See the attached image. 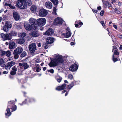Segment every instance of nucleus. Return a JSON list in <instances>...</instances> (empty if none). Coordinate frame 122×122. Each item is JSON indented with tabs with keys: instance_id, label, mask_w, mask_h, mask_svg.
Here are the masks:
<instances>
[{
	"instance_id": "obj_7",
	"label": "nucleus",
	"mask_w": 122,
	"mask_h": 122,
	"mask_svg": "<svg viewBox=\"0 0 122 122\" xmlns=\"http://www.w3.org/2000/svg\"><path fill=\"white\" fill-rule=\"evenodd\" d=\"M46 22V20L45 18H40L37 20L36 25L37 26H43L45 24Z\"/></svg>"
},
{
	"instance_id": "obj_8",
	"label": "nucleus",
	"mask_w": 122,
	"mask_h": 122,
	"mask_svg": "<svg viewBox=\"0 0 122 122\" xmlns=\"http://www.w3.org/2000/svg\"><path fill=\"white\" fill-rule=\"evenodd\" d=\"M0 37L3 41L7 40H10L11 39V37H10L9 34L7 33L5 34L3 33H2L0 35Z\"/></svg>"
},
{
	"instance_id": "obj_25",
	"label": "nucleus",
	"mask_w": 122,
	"mask_h": 122,
	"mask_svg": "<svg viewBox=\"0 0 122 122\" xmlns=\"http://www.w3.org/2000/svg\"><path fill=\"white\" fill-rule=\"evenodd\" d=\"M10 37L12 38V36H16L17 35V33L16 31H12L9 34Z\"/></svg>"
},
{
	"instance_id": "obj_29",
	"label": "nucleus",
	"mask_w": 122,
	"mask_h": 122,
	"mask_svg": "<svg viewBox=\"0 0 122 122\" xmlns=\"http://www.w3.org/2000/svg\"><path fill=\"white\" fill-rule=\"evenodd\" d=\"M48 65L51 67L56 66L57 65L53 60L51 61Z\"/></svg>"
},
{
	"instance_id": "obj_54",
	"label": "nucleus",
	"mask_w": 122,
	"mask_h": 122,
	"mask_svg": "<svg viewBox=\"0 0 122 122\" xmlns=\"http://www.w3.org/2000/svg\"><path fill=\"white\" fill-rule=\"evenodd\" d=\"M9 7L11 8V9H15L16 8L15 6H13V5H11V4H10Z\"/></svg>"
},
{
	"instance_id": "obj_26",
	"label": "nucleus",
	"mask_w": 122,
	"mask_h": 122,
	"mask_svg": "<svg viewBox=\"0 0 122 122\" xmlns=\"http://www.w3.org/2000/svg\"><path fill=\"white\" fill-rule=\"evenodd\" d=\"M18 37L21 38H23L26 36V33L24 32L19 33L18 34Z\"/></svg>"
},
{
	"instance_id": "obj_13",
	"label": "nucleus",
	"mask_w": 122,
	"mask_h": 122,
	"mask_svg": "<svg viewBox=\"0 0 122 122\" xmlns=\"http://www.w3.org/2000/svg\"><path fill=\"white\" fill-rule=\"evenodd\" d=\"M54 33V30L52 28H50L48 29L46 32L43 34L44 35L52 36Z\"/></svg>"
},
{
	"instance_id": "obj_19",
	"label": "nucleus",
	"mask_w": 122,
	"mask_h": 122,
	"mask_svg": "<svg viewBox=\"0 0 122 122\" xmlns=\"http://www.w3.org/2000/svg\"><path fill=\"white\" fill-rule=\"evenodd\" d=\"M83 25V23L80 20L76 21L75 23V27L77 28H79Z\"/></svg>"
},
{
	"instance_id": "obj_5",
	"label": "nucleus",
	"mask_w": 122,
	"mask_h": 122,
	"mask_svg": "<svg viewBox=\"0 0 122 122\" xmlns=\"http://www.w3.org/2000/svg\"><path fill=\"white\" fill-rule=\"evenodd\" d=\"M53 60L55 62L57 65L60 63H63L64 60L62 58V56L57 54L56 55V58Z\"/></svg>"
},
{
	"instance_id": "obj_11",
	"label": "nucleus",
	"mask_w": 122,
	"mask_h": 122,
	"mask_svg": "<svg viewBox=\"0 0 122 122\" xmlns=\"http://www.w3.org/2000/svg\"><path fill=\"white\" fill-rule=\"evenodd\" d=\"M12 27V25L10 24L9 22H7L5 23L4 26L3 27V30L6 32L8 31L9 28H11Z\"/></svg>"
},
{
	"instance_id": "obj_28",
	"label": "nucleus",
	"mask_w": 122,
	"mask_h": 122,
	"mask_svg": "<svg viewBox=\"0 0 122 122\" xmlns=\"http://www.w3.org/2000/svg\"><path fill=\"white\" fill-rule=\"evenodd\" d=\"M25 5H26V7L27 5L28 6H30L32 5V3L31 0H25Z\"/></svg>"
},
{
	"instance_id": "obj_23",
	"label": "nucleus",
	"mask_w": 122,
	"mask_h": 122,
	"mask_svg": "<svg viewBox=\"0 0 122 122\" xmlns=\"http://www.w3.org/2000/svg\"><path fill=\"white\" fill-rule=\"evenodd\" d=\"M37 20L32 18H30L29 20L30 23L31 24V25H36V22Z\"/></svg>"
},
{
	"instance_id": "obj_14",
	"label": "nucleus",
	"mask_w": 122,
	"mask_h": 122,
	"mask_svg": "<svg viewBox=\"0 0 122 122\" xmlns=\"http://www.w3.org/2000/svg\"><path fill=\"white\" fill-rule=\"evenodd\" d=\"M55 22L56 25H61L63 23V20L60 17H58L55 18Z\"/></svg>"
},
{
	"instance_id": "obj_12",
	"label": "nucleus",
	"mask_w": 122,
	"mask_h": 122,
	"mask_svg": "<svg viewBox=\"0 0 122 122\" xmlns=\"http://www.w3.org/2000/svg\"><path fill=\"white\" fill-rule=\"evenodd\" d=\"M29 49L30 52L32 53H34L35 50H36V44L33 43L29 45Z\"/></svg>"
},
{
	"instance_id": "obj_49",
	"label": "nucleus",
	"mask_w": 122,
	"mask_h": 122,
	"mask_svg": "<svg viewBox=\"0 0 122 122\" xmlns=\"http://www.w3.org/2000/svg\"><path fill=\"white\" fill-rule=\"evenodd\" d=\"M4 62L3 59L2 58H0V64L4 63Z\"/></svg>"
},
{
	"instance_id": "obj_57",
	"label": "nucleus",
	"mask_w": 122,
	"mask_h": 122,
	"mask_svg": "<svg viewBox=\"0 0 122 122\" xmlns=\"http://www.w3.org/2000/svg\"><path fill=\"white\" fill-rule=\"evenodd\" d=\"M97 9L98 10H101L102 8L101 6H99L97 7Z\"/></svg>"
},
{
	"instance_id": "obj_59",
	"label": "nucleus",
	"mask_w": 122,
	"mask_h": 122,
	"mask_svg": "<svg viewBox=\"0 0 122 122\" xmlns=\"http://www.w3.org/2000/svg\"><path fill=\"white\" fill-rule=\"evenodd\" d=\"M40 26V29L41 30H43L44 28L42 27V26Z\"/></svg>"
},
{
	"instance_id": "obj_15",
	"label": "nucleus",
	"mask_w": 122,
	"mask_h": 122,
	"mask_svg": "<svg viewBox=\"0 0 122 122\" xmlns=\"http://www.w3.org/2000/svg\"><path fill=\"white\" fill-rule=\"evenodd\" d=\"M78 68L77 64L76 63L72 65L69 67V70L72 71H76Z\"/></svg>"
},
{
	"instance_id": "obj_36",
	"label": "nucleus",
	"mask_w": 122,
	"mask_h": 122,
	"mask_svg": "<svg viewBox=\"0 0 122 122\" xmlns=\"http://www.w3.org/2000/svg\"><path fill=\"white\" fill-rule=\"evenodd\" d=\"M55 5H57L58 3V0H50Z\"/></svg>"
},
{
	"instance_id": "obj_40",
	"label": "nucleus",
	"mask_w": 122,
	"mask_h": 122,
	"mask_svg": "<svg viewBox=\"0 0 122 122\" xmlns=\"http://www.w3.org/2000/svg\"><path fill=\"white\" fill-rule=\"evenodd\" d=\"M48 44L47 43V42L46 43H44L43 44L44 48L45 49H47L49 47V46L48 45Z\"/></svg>"
},
{
	"instance_id": "obj_32",
	"label": "nucleus",
	"mask_w": 122,
	"mask_h": 122,
	"mask_svg": "<svg viewBox=\"0 0 122 122\" xmlns=\"http://www.w3.org/2000/svg\"><path fill=\"white\" fill-rule=\"evenodd\" d=\"M18 43L20 45L23 44L25 42V40L24 39H18Z\"/></svg>"
},
{
	"instance_id": "obj_35",
	"label": "nucleus",
	"mask_w": 122,
	"mask_h": 122,
	"mask_svg": "<svg viewBox=\"0 0 122 122\" xmlns=\"http://www.w3.org/2000/svg\"><path fill=\"white\" fill-rule=\"evenodd\" d=\"M20 56V57H23L26 56L27 54L26 52L25 51H23Z\"/></svg>"
},
{
	"instance_id": "obj_58",
	"label": "nucleus",
	"mask_w": 122,
	"mask_h": 122,
	"mask_svg": "<svg viewBox=\"0 0 122 122\" xmlns=\"http://www.w3.org/2000/svg\"><path fill=\"white\" fill-rule=\"evenodd\" d=\"M37 45L39 47H40L41 46V44L40 43H37Z\"/></svg>"
},
{
	"instance_id": "obj_10",
	"label": "nucleus",
	"mask_w": 122,
	"mask_h": 122,
	"mask_svg": "<svg viewBox=\"0 0 122 122\" xmlns=\"http://www.w3.org/2000/svg\"><path fill=\"white\" fill-rule=\"evenodd\" d=\"M68 82L66 80L64 81V83L61 86H57L56 88V90L60 91L64 89L66 87V83H68Z\"/></svg>"
},
{
	"instance_id": "obj_17",
	"label": "nucleus",
	"mask_w": 122,
	"mask_h": 122,
	"mask_svg": "<svg viewBox=\"0 0 122 122\" xmlns=\"http://www.w3.org/2000/svg\"><path fill=\"white\" fill-rule=\"evenodd\" d=\"M102 1L104 7L106 8L107 6L109 7L108 8H109V7L111 8L112 7V6L111 4L108 0L105 1L102 0Z\"/></svg>"
},
{
	"instance_id": "obj_27",
	"label": "nucleus",
	"mask_w": 122,
	"mask_h": 122,
	"mask_svg": "<svg viewBox=\"0 0 122 122\" xmlns=\"http://www.w3.org/2000/svg\"><path fill=\"white\" fill-rule=\"evenodd\" d=\"M34 30V31H33L31 33H30V35L32 36L33 37H36L38 36L37 32V30Z\"/></svg>"
},
{
	"instance_id": "obj_62",
	"label": "nucleus",
	"mask_w": 122,
	"mask_h": 122,
	"mask_svg": "<svg viewBox=\"0 0 122 122\" xmlns=\"http://www.w3.org/2000/svg\"><path fill=\"white\" fill-rule=\"evenodd\" d=\"M5 65V64H4V63L0 64V66L2 67H3V68L4 69V66Z\"/></svg>"
},
{
	"instance_id": "obj_24",
	"label": "nucleus",
	"mask_w": 122,
	"mask_h": 122,
	"mask_svg": "<svg viewBox=\"0 0 122 122\" xmlns=\"http://www.w3.org/2000/svg\"><path fill=\"white\" fill-rule=\"evenodd\" d=\"M45 5L47 8L50 9L52 7V4L50 2H46Z\"/></svg>"
},
{
	"instance_id": "obj_48",
	"label": "nucleus",
	"mask_w": 122,
	"mask_h": 122,
	"mask_svg": "<svg viewBox=\"0 0 122 122\" xmlns=\"http://www.w3.org/2000/svg\"><path fill=\"white\" fill-rule=\"evenodd\" d=\"M68 87H67V90L68 91V92H69L70 90L72 88V86H71L70 85H68Z\"/></svg>"
},
{
	"instance_id": "obj_55",
	"label": "nucleus",
	"mask_w": 122,
	"mask_h": 122,
	"mask_svg": "<svg viewBox=\"0 0 122 122\" xmlns=\"http://www.w3.org/2000/svg\"><path fill=\"white\" fill-rule=\"evenodd\" d=\"M92 11L94 13H97L98 12V11L97 10L93 9L92 10Z\"/></svg>"
},
{
	"instance_id": "obj_64",
	"label": "nucleus",
	"mask_w": 122,
	"mask_h": 122,
	"mask_svg": "<svg viewBox=\"0 0 122 122\" xmlns=\"http://www.w3.org/2000/svg\"><path fill=\"white\" fill-rule=\"evenodd\" d=\"M19 65L21 67L23 66V63H19Z\"/></svg>"
},
{
	"instance_id": "obj_21",
	"label": "nucleus",
	"mask_w": 122,
	"mask_h": 122,
	"mask_svg": "<svg viewBox=\"0 0 122 122\" xmlns=\"http://www.w3.org/2000/svg\"><path fill=\"white\" fill-rule=\"evenodd\" d=\"M113 48L112 49V52H114L113 55H119V53L118 52V50L116 47H114V46H113Z\"/></svg>"
},
{
	"instance_id": "obj_63",
	"label": "nucleus",
	"mask_w": 122,
	"mask_h": 122,
	"mask_svg": "<svg viewBox=\"0 0 122 122\" xmlns=\"http://www.w3.org/2000/svg\"><path fill=\"white\" fill-rule=\"evenodd\" d=\"M118 37L119 38L122 39V35H118Z\"/></svg>"
},
{
	"instance_id": "obj_45",
	"label": "nucleus",
	"mask_w": 122,
	"mask_h": 122,
	"mask_svg": "<svg viewBox=\"0 0 122 122\" xmlns=\"http://www.w3.org/2000/svg\"><path fill=\"white\" fill-rule=\"evenodd\" d=\"M3 17V20H5L8 19V17L6 15H4L2 16Z\"/></svg>"
},
{
	"instance_id": "obj_51",
	"label": "nucleus",
	"mask_w": 122,
	"mask_h": 122,
	"mask_svg": "<svg viewBox=\"0 0 122 122\" xmlns=\"http://www.w3.org/2000/svg\"><path fill=\"white\" fill-rule=\"evenodd\" d=\"M104 11L103 10H102L101 11L100 13V15L101 16H103L104 14Z\"/></svg>"
},
{
	"instance_id": "obj_34",
	"label": "nucleus",
	"mask_w": 122,
	"mask_h": 122,
	"mask_svg": "<svg viewBox=\"0 0 122 122\" xmlns=\"http://www.w3.org/2000/svg\"><path fill=\"white\" fill-rule=\"evenodd\" d=\"M15 45V43L14 42L10 43L9 45V48L10 49L13 48L14 46Z\"/></svg>"
},
{
	"instance_id": "obj_39",
	"label": "nucleus",
	"mask_w": 122,
	"mask_h": 122,
	"mask_svg": "<svg viewBox=\"0 0 122 122\" xmlns=\"http://www.w3.org/2000/svg\"><path fill=\"white\" fill-rule=\"evenodd\" d=\"M5 54L7 56L9 57L10 56L11 52L9 51H8L6 52Z\"/></svg>"
},
{
	"instance_id": "obj_9",
	"label": "nucleus",
	"mask_w": 122,
	"mask_h": 122,
	"mask_svg": "<svg viewBox=\"0 0 122 122\" xmlns=\"http://www.w3.org/2000/svg\"><path fill=\"white\" fill-rule=\"evenodd\" d=\"M48 14L47 10L44 8L39 10V16L42 17H44L47 15Z\"/></svg>"
},
{
	"instance_id": "obj_33",
	"label": "nucleus",
	"mask_w": 122,
	"mask_h": 122,
	"mask_svg": "<svg viewBox=\"0 0 122 122\" xmlns=\"http://www.w3.org/2000/svg\"><path fill=\"white\" fill-rule=\"evenodd\" d=\"M24 68L25 69H27L29 67V66L28 65L27 63H23V66Z\"/></svg>"
},
{
	"instance_id": "obj_47",
	"label": "nucleus",
	"mask_w": 122,
	"mask_h": 122,
	"mask_svg": "<svg viewBox=\"0 0 122 122\" xmlns=\"http://www.w3.org/2000/svg\"><path fill=\"white\" fill-rule=\"evenodd\" d=\"M47 71H48L49 72H50L51 73L53 74L54 72V70L53 69H51L50 70H47Z\"/></svg>"
},
{
	"instance_id": "obj_3",
	"label": "nucleus",
	"mask_w": 122,
	"mask_h": 122,
	"mask_svg": "<svg viewBox=\"0 0 122 122\" xmlns=\"http://www.w3.org/2000/svg\"><path fill=\"white\" fill-rule=\"evenodd\" d=\"M36 100L34 98L27 97L24 101H23L22 103H19V104L21 106H22L24 104H28L29 103H34L36 102Z\"/></svg>"
},
{
	"instance_id": "obj_31",
	"label": "nucleus",
	"mask_w": 122,
	"mask_h": 122,
	"mask_svg": "<svg viewBox=\"0 0 122 122\" xmlns=\"http://www.w3.org/2000/svg\"><path fill=\"white\" fill-rule=\"evenodd\" d=\"M55 78L57 81L59 83L61 82L62 79V78L59 75L56 76H55Z\"/></svg>"
},
{
	"instance_id": "obj_18",
	"label": "nucleus",
	"mask_w": 122,
	"mask_h": 122,
	"mask_svg": "<svg viewBox=\"0 0 122 122\" xmlns=\"http://www.w3.org/2000/svg\"><path fill=\"white\" fill-rule=\"evenodd\" d=\"M13 16L15 20L18 21L20 18V16L17 12L14 11L13 13Z\"/></svg>"
},
{
	"instance_id": "obj_2",
	"label": "nucleus",
	"mask_w": 122,
	"mask_h": 122,
	"mask_svg": "<svg viewBox=\"0 0 122 122\" xmlns=\"http://www.w3.org/2000/svg\"><path fill=\"white\" fill-rule=\"evenodd\" d=\"M23 49L20 46L16 48L14 50L13 53L14 55V58L15 59H18L19 57V55L20 54L23 52Z\"/></svg>"
},
{
	"instance_id": "obj_52",
	"label": "nucleus",
	"mask_w": 122,
	"mask_h": 122,
	"mask_svg": "<svg viewBox=\"0 0 122 122\" xmlns=\"http://www.w3.org/2000/svg\"><path fill=\"white\" fill-rule=\"evenodd\" d=\"M1 56H4V55L5 54H6V52L3 51H2L1 52Z\"/></svg>"
},
{
	"instance_id": "obj_46",
	"label": "nucleus",
	"mask_w": 122,
	"mask_h": 122,
	"mask_svg": "<svg viewBox=\"0 0 122 122\" xmlns=\"http://www.w3.org/2000/svg\"><path fill=\"white\" fill-rule=\"evenodd\" d=\"M12 69L13 70V71H16L17 70V68L16 67L14 66L12 68Z\"/></svg>"
},
{
	"instance_id": "obj_38",
	"label": "nucleus",
	"mask_w": 122,
	"mask_h": 122,
	"mask_svg": "<svg viewBox=\"0 0 122 122\" xmlns=\"http://www.w3.org/2000/svg\"><path fill=\"white\" fill-rule=\"evenodd\" d=\"M112 60L114 62H115L118 61V59H117V58H115L114 55H112Z\"/></svg>"
},
{
	"instance_id": "obj_22",
	"label": "nucleus",
	"mask_w": 122,
	"mask_h": 122,
	"mask_svg": "<svg viewBox=\"0 0 122 122\" xmlns=\"http://www.w3.org/2000/svg\"><path fill=\"white\" fill-rule=\"evenodd\" d=\"M54 38L53 37H48L46 38V42L48 44H50L54 42Z\"/></svg>"
},
{
	"instance_id": "obj_4",
	"label": "nucleus",
	"mask_w": 122,
	"mask_h": 122,
	"mask_svg": "<svg viewBox=\"0 0 122 122\" xmlns=\"http://www.w3.org/2000/svg\"><path fill=\"white\" fill-rule=\"evenodd\" d=\"M25 0H18L15 6L19 8L23 9L26 8V5H25Z\"/></svg>"
},
{
	"instance_id": "obj_6",
	"label": "nucleus",
	"mask_w": 122,
	"mask_h": 122,
	"mask_svg": "<svg viewBox=\"0 0 122 122\" xmlns=\"http://www.w3.org/2000/svg\"><path fill=\"white\" fill-rule=\"evenodd\" d=\"M24 27L25 29L28 30H36L38 28V27L36 25H30L29 24H26L25 25Z\"/></svg>"
},
{
	"instance_id": "obj_56",
	"label": "nucleus",
	"mask_w": 122,
	"mask_h": 122,
	"mask_svg": "<svg viewBox=\"0 0 122 122\" xmlns=\"http://www.w3.org/2000/svg\"><path fill=\"white\" fill-rule=\"evenodd\" d=\"M113 26L115 29L117 30V27L116 25L113 24Z\"/></svg>"
},
{
	"instance_id": "obj_20",
	"label": "nucleus",
	"mask_w": 122,
	"mask_h": 122,
	"mask_svg": "<svg viewBox=\"0 0 122 122\" xmlns=\"http://www.w3.org/2000/svg\"><path fill=\"white\" fill-rule=\"evenodd\" d=\"M37 9V7L35 5H32L30 7V10L33 13L36 12Z\"/></svg>"
},
{
	"instance_id": "obj_44",
	"label": "nucleus",
	"mask_w": 122,
	"mask_h": 122,
	"mask_svg": "<svg viewBox=\"0 0 122 122\" xmlns=\"http://www.w3.org/2000/svg\"><path fill=\"white\" fill-rule=\"evenodd\" d=\"M36 71L37 72H39L41 70V67L40 68L39 67L37 66H36Z\"/></svg>"
},
{
	"instance_id": "obj_30",
	"label": "nucleus",
	"mask_w": 122,
	"mask_h": 122,
	"mask_svg": "<svg viewBox=\"0 0 122 122\" xmlns=\"http://www.w3.org/2000/svg\"><path fill=\"white\" fill-rule=\"evenodd\" d=\"M71 32H66V33H64L63 34V36L66 38L70 37L71 36Z\"/></svg>"
},
{
	"instance_id": "obj_60",
	"label": "nucleus",
	"mask_w": 122,
	"mask_h": 122,
	"mask_svg": "<svg viewBox=\"0 0 122 122\" xmlns=\"http://www.w3.org/2000/svg\"><path fill=\"white\" fill-rule=\"evenodd\" d=\"M8 73V72L6 71H4L3 73V74H7Z\"/></svg>"
},
{
	"instance_id": "obj_42",
	"label": "nucleus",
	"mask_w": 122,
	"mask_h": 122,
	"mask_svg": "<svg viewBox=\"0 0 122 122\" xmlns=\"http://www.w3.org/2000/svg\"><path fill=\"white\" fill-rule=\"evenodd\" d=\"M16 73V71H11L10 72V74L12 75H15Z\"/></svg>"
},
{
	"instance_id": "obj_50",
	"label": "nucleus",
	"mask_w": 122,
	"mask_h": 122,
	"mask_svg": "<svg viewBox=\"0 0 122 122\" xmlns=\"http://www.w3.org/2000/svg\"><path fill=\"white\" fill-rule=\"evenodd\" d=\"M100 23L101 24H102V26L103 27H105L106 25L105 24L104 21H101L100 22Z\"/></svg>"
},
{
	"instance_id": "obj_53",
	"label": "nucleus",
	"mask_w": 122,
	"mask_h": 122,
	"mask_svg": "<svg viewBox=\"0 0 122 122\" xmlns=\"http://www.w3.org/2000/svg\"><path fill=\"white\" fill-rule=\"evenodd\" d=\"M68 78L71 80L73 78V76L72 75H69L68 76Z\"/></svg>"
},
{
	"instance_id": "obj_61",
	"label": "nucleus",
	"mask_w": 122,
	"mask_h": 122,
	"mask_svg": "<svg viewBox=\"0 0 122 122\" xmlns=\"http://www.w3.org/2000/svg\"><path fill=\"white\" fill-rule=\"evenodd\" d=\"M11 4H8L7 3H5V5L6 6H8L9 7Z\"/></svg>"
},
{
	"instance_id": "obj_43",
	"label": "nucleus",
	"mask_w": 122,
	"mask_h": 122,
	"mask_svg": "<svg viewBox=\"0 0 122 122\" xmlns=\"http://www.w3.org/2000/svg\"><path fill=\"white\" fill-rule=\"evenodd\" d=\"M76 82V81H73L70 84H69L72 87H73L75 85V83Z\"/></svg>"
},
{
	"instance_id": "obj_16",
	"label": "nucleus",
	"mask_w": 122,
	"mask_h": 122,
	"mask_svg": "<svg viewBox=\"0 0 122 122\" xmlns=\"http://www.w3.org/2000/svg\"><path fill=\"white\" fill-rule=\"evenodd\" d=\"M15 63L13 61L9 62L6 64L5 66V68L6 69H7L8 68L10 69L11 67L13 66L14 65Z\"/></svg>"
},
{
	"instance_id": "obj_41",
	"label": "nucleus",
	"mask_w": 122,
	"mask_h": 122,
	"mask_svg": "<svg viewBox=\"0 0 122 122\" xmlns=\"http://www.w3.org/2000/svg\"><path fill=\"white\" fill-rule=\"evenodd\" d=\"M56 8L55 7H54L53 11L52 13L53 14H54L55 15H56L57 14L56 13Z\"/></svg>"
},
{
	"instance_id": "obj_1",
	"label": "nucleus",
	"mask_w": 122,
	"mask_h": 122,
	"mask_svg": "<svg viewBox=\"0 0 122 122\" xmlns=\"http://www.w3.org/2000/svg\"><path fill=\"white\" fill-rule=\"evenodd\" d=\"M15 101L13 100L8 102L7 108L6 110L7 112L5 113L6 116L9 117L11 115L10 109H11V112L15 111L17 109V106L15 105Z\"/></svg>"
},
{
	"instance_id": "obj_37",
	"label": "nucleus",
	"mask_w": 122,
	"mask_h": 122,
	"mask_svg": "<svg viewBox=\"0 0 122 122\" xmlns=\"http://www.w3.org/2000/svg\"><path fill=\"white\" fill-rule=\"evenodd\" d=\"M113 9L114 10L115 12L116 13L118 14H120L121 13V12L118 9L115 8V9Z\"/></svg>"
}]
</instances>
